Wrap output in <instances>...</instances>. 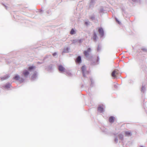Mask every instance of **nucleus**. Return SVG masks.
Returning a JSON list of instances; mask_svg holds the SVG:
<instances>
[{
	"label": "nucleus",
	"instance_id": "1",
	"mask_svg": "<svg viewBox=\"0 0 147 147\" xmlns=\"http://www.w3.org/2000/svg\"><path fill=\"white\" fill-rule=\"evenodd\" d=\"M119 74V70L117 69H115L112 72L111 76L114 78H117Z\"/></svg>",
	"mask_w": 147,
	"mask_h": 147
},
{
	"label": "nucleus",
	"instance_id": "2",
	"mask_svg": "<svg viewBox=\"0 0 147 147\" xmlns=\"http://www.w3.org/2000/svg\"><path fill=\"white\" fill-rule=\"evenodd\" d=\"M81 69L82 73L83 74L84 76H85L86 74H88V71H86V68L85 66H83L81 68Z\"/></svg>",
	"mask_w": 147,
	"mask_h": 147
},
{
	"label": "nucleus",
	"instance_id": "3",
	"mask_svg": "<svg viewBox=\"0 0 147 147\" xmlns=\"http://www.w3.org/2000/svg\"><path fill=\"white\" fill-rule=\"evenodd\" d=\"M91 51V49L90 48H89L88 49V50L87 51H85L84 52V55L86 56H88L89 55V53Z\"/></svg>",
	"mask_w": 147,
	"mask_h": 147
},
{
	"label": "nucleus",
	"instance_id": "4",
	"mask_svg": "<svg viewBox=\"0 0 147 147\" xmlns=\"http://www.w3.org/2000/svg\"><path fill=\"white\" fill-rule=\"evenodd\" d=\"M104 107L103 105H99L98 108V111L100 112H102L103 111Z\"/></svg>",
	"mask_w": 147,
	"mask_h": 147
},
{
	"label": "nucleus",
	"instance_id": "5",
	"mask_svg": "<svg viewBox=\"0 0 147 147\" xmlns=\"http://www.w3.org/2000/svg\"><path fill=\"white\" fill-rule=\"evenodd\" d=\"M59 70L60 71H64L65 68L62 65H61L59 66Z\"/></svg>",
	"mask_w": 147,
	"mask_h": 147
},
{
	"label": "nucleus",
	"instance_id": "6",
	"mask_svg": "<svg viewBox=\"0 0 147 147\" xmlns=\"http://www.w3.org/2000/svg\"><path fill=\"white\" fill-rule=\"evenodd\" d=\"M115 119V118L114 117H110L109 119V121L110 122L112 123L114 122Z\"/></svg>",
	"mask_w": 147,
	"mask_h": 147
},
{
	"label": "nucleus",
	"instance_id": "7",
	"mask_svg": "<svg viewBox=\"0 0 147 147\" xmlns=\"http://www.w3.org/2000/svg\"><path fill=\"white\" fill-rule=\"evenodd\" d=\"M98 32L99 34L102 36L104 34V31L103 29L102 28H100L98 29Z\"/></svg>",
	"mask_w": 147,
	"mask_h": 147
},
{
	"label": "nucleus",
	"instance_id": "8",
	"mask_svg": "<svg viewBox=\"0 0 147 147\" xmlns=\"http://www.w3.org/2000/svg\"><path fill=\"white\" fill-rule=\"evenodd\" d=\"M125 136H130L132 135L131 132L130 131H126L125 132Z\"/></svg>",
	"mask_w": 147,
	"mask_h": 147
},
{
	"label": "nucleus",
	"instance_id": "9",
	"mask_svg": "<svg viewBox=\"0 0 147 147\" xmlns=\"http://www.w3.org/2000/svg\"><path fill=\"white\" fill-rule=\"evenodd\" d=\"M81 58L80 56H78V57L77 58L76 62V63H80L81 62Z\"/></svg>",
	"mask_w": 147,
	"mask_h": 147
},
{
	"label": "nucleus",
	"instance_id": "10",
	"mask_svg": "<svg viewBox=\"0 0 147 147\" xmlns=\"http://www.w3.org/2000/svg\"><path fill=\"white\" fill-rule=\"evenodd\" d=\"M23 74L25 76H26L29 75V72L26 70H25L23 71Z\"/></svg>",
	"mask_w": 147,
	"mask_h": 147
},
{
	"label": "nucleus",
	"instance_id": "11",
	"mask_svg": "<svg viewBox=\"0 0 147 147\" xmlns=\"http://www.w3.org/2000/svg\"><path fill=\"white\" fill-rule=\"evenodd\" d=\"M119 139L122 140H123V136L122 134H120L119 135Z\"/></svg>",
	"mask_w": 147,
	"mask_h": 147
},
{
	"label": "nucleus",
	"instance_id": "12",
	"mask_svg": "<svg viewBox=\"0 0 147 147\" xmlns=\"http://www.w3.org/2000/svg\"><path fill=\"white\" fill-rule=\"evenodd\" d=\"M93 38L94 40L95 41L96 40L97 38V36L96 34L95 33H94V34Z\"/></svg>",
	"mask_w": 147,
	"mask_h": 147
},
{
	"label": "nucleus",
	"instance_id": "13",
	"mask_svg": "<svg viewBox=\"0 0 147 147\" xmlns=\"http://www.w3.org/2000/svg\"><path fill=\"white\" fill-rule=\"evenodd\" d=\"M20 78V77L18 75H16V76L14 77V79L15 80H18Z\"/></svg>",
	"mask_w": 147,
	"mask_h": 147
},
{
	"label": "nucleus",
	"instance_id": "14",
	"mask_svg": "<svg viewBox=\"0 0 147 147\" xmlns=\"http://www.w3.org/2000/svg\"><path fill=\"white\" fill-rule=\"evenodd\" d=\"M145 89V86H142V88L141 91L142 92H144V90Z\"/></svg>",
	"mask_w": 147,
	"mask_h": 147
},
{
	"label": "nucleus",
	"instance_id": "15",
	"mask_svg": "<svg viewBox=\"0 0 147 147\" xmlns=\"http://www.w3.org/2000/svg\"><path fill=\"white\" fill-rule=\"evenodd\" d=\"M70 33L71 34H74L75 33V31L74 30V29H72L71 31H70Z\"/></svg>",
	"mask_w": 147,
	"mask_h": 147
},
{
	"label": "nucleus",
	"instance_id": "16",
	"mask_svg": "<svg viewBox=\"0 0 147 147\" xmlns=\"http://www.w3.org/2000/svg\"><path fill=\"white\" fill-rule=\"evenodd\" d=\"M11 86V85L10 84H7V85H6L5 86V88H9Z\"/></svg>",
	"mask_w": 147,
	"mask_h": 147
},
{
	"label": "nucleus",
	"instance_id": "17",
	"mask_svg": "<svg viewBox=\"0 0 147 147\" xmlns=\"http://www.w3.org/2000/svg\"><path fill=\"white\" fill-rule=\"evenodd\" d=\"M34 67L33 66H30L29 67L28 69L29 70H30L31 69H34Z\"/></svg>",
	"mask_w": 147,
	"mask_h": 147
},
{
	"label": "nucleus",
	"instance_id": "18",
	"mask_svg": "<svg viewBox=\"0 0 147 147\" xmlns=\"http://www.w3.org/2000/svg\"><path fill=\"white\" fill-rule=\"evenodd\" d=\"M94 16H92L90 17V19L92 20H93L94 19Z\"/></svg>",
	"mask_w": 147,
	"mask_h": 147
},
{
	"label": "nucleus",
	"instance_id": "19",
	"mask_svg": "<svg viewBox=\"0 0 147 147\" xmlns=\"http://www.w3.org/2000/svg\"><path fill=\"white\" fill-rule=\"evenodd\" d=\"M115 141L117 143L118 141V139L117 138H115Z\"/></svg>",
	"mask_w": 147,
	"mask_h": 147
},
{
	"label": "nucleus",
	"instance_id": "20",
	"mask_svg": "<svg viewBox=\"0 0 147 147\" xmlns=\"http://www.w3.org/2000/svg\"><path fill=\"white\" fill-rule=\"evenodd\" d=\"M57 55V53H54L53 54V56H54L55 55Z\"/></svg>",
	"mask_w": 147,
	"mask_h": 147
},
{
	"label": "nucleus",
	"instance_id": "21",
	"mask_svg": "<svg viewBox=\"0 0 147 147\" xmlns=\"http://www.w3.org/2000/svg\"><path fill=\"white\" fill-rule=\"evenodd\" d=\"M85 24H88V23L87 22H85Z\"/></svg>",
	"mask_w": 147,
	"mask_h": 147
},
{
	"label": "nucleus",
	"instance_id": "22",
	"mask_svg": "<svg viewBox=\"0 0 147 147\" xmlns=\"http://www.w3.org/2000/svg\"><path fill=\"white\" fill-rule=\"evenodd\" d=\"M143 50H144V51H145V49H143Z\"/></svg>",
	"mask_w": 147,
	"mask_h": 147
},
{
	"label": "nucleus",
	"instance_id": "23",
	"mask_svg": "<svg viewBox=\"0 0 147 147\" xmlns=\"http://www.w3.org/2000/svg\"><path fill=\"white\" fill-rule=\"evenodd\" d=\"M8 77H7V78H5V79H6V78H8Z\"/></svg>",
	"mask_w": 147,
	"mask_h": 147
}]
</instances>
